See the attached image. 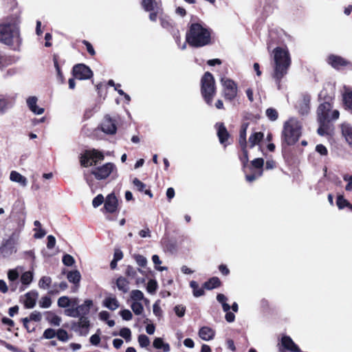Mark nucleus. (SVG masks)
Returning <instances> with one entry per match:
<instances>
[{
    "instance_id": "6",
    "label": "nucleus",
    "mask_w": 352,
    "mask_h": 352,
    "mask_svg": "<svg viewBox=\"0 0 352 352\" xmlns=\"http://www.w3.org/2000/svg\"><path fill=\"white\" fill-rule=\"evenodd\" d=\"M104 157L102 153L96 150L86 151L80 157L81 165L85 167L96 165L98 162L102 161Z\"/></svg>"
},
{
    "instance_id": "33",
    "label": "nucleus",
    "mask_w": 352,
    "mask_h": 352,
    "mask_svg": "<svg viewBox=\"0 0 352 352\" xmlns=\"http://www.w3.org/2000/svg\"><path fill=\"white\" fill-rule=\"evenodd\" d=\"M336 204L339 209H343L344 207H347L352 210V205L345 199L342 195L338 196Z\"/></svg>"
},
{
    "instance_id": "37",
    "label": "nucleus",
    "mask_w": 352,
    "mask_h": 352,
    "mask_svg": "<svg viewBox=\"0 0 352 352\" xmlns=\"http://www.w3.org/2000/svg\"><path fill=\"white\" fill-rule=\"evenodd\" d=\"M144 295L143 292L138 289L132 290L130 293V298L131 301H142Z\"/></svg>"
},
{
    "instance_id": "61",
    "label": "nucleus",
    "mask_w": 352,
    "mask_h": 352,
    "mask_svg": "<svg viewBox=\"0 0 352 352\" xmlns=\"http://www.w3.org/2000/svg\"><path fill=\"white\" fill-rule=\"evenodd\" d=\"M125 274L128 277L134 278L137 274V270L134 267L129 265L126 267Z\"/></svg>"
},
{
    "instance_id": "57",
    "label": "nucleus",
    "mask_w": 352,
    "mask_h": 352,
    "mask_svg": "<svg viewBox=\"0 0 352 352\" xmlns=\"http://www.w3.org/2000/svg\"><path fill=\"white\" fill-rule=\"evenodd\" d=\"M343 179L345 182H347L348 184H346L345 189L346 191H351L352 190V175L346 174L343 176Z\"/></svg>"
},
{
    "instance_id": "12",
    "label": "nucleus",
    "mask_w": 352,
    "mask_h": 352,
    "mask_svg": "<svg viewBox=\"0 0 352 352\" xmlns=\"http://www.w3.org/2000/svg\"><path fill=\"white\" fill-rule=\"evenodd\" d=\"M100 129L102 132L108 135H113L116 133L117 126L115 120L109 116H104L100 124Z\"/></svg>"
},
{
    "instance_id": "54",
    "label": "nucleus",
    "mask_w": 352,
    "mask_h": 352,
    "mask_svg": "<svg viewBox=\"0 0 352 352\" xmlns=\"http://www.w3.org/2000/svg\"><path fill=\"white\" fill-rule=\"evenodd\" d=\"M120 314L124 320H131L133 318V314L129 309L120 311Z\"/></svg>"
},
{
    "instance_id": "29",
    "label": "nucleus",
    "mask_w": 352,
    "mask_h": 352,
    "mask_svg": "<svg viewBox=\"0 0 352 352\" xmlns=\"http://www.w3.org/2000/svg\"><path fill=\"white\" fill-rule=\"evenodd\" d=\"M248 127V123H243L241 125L239 138V143L241 147L247 146L246 132Z\"/></svg>"
},
{
    "instance_id": "1",
    "label": "nucleus",
    "mask_w": 352,
    "mask_h": 352,
    "mask_svg": "<svg viewBox=\"0 0 352 352\" xmlns=\"http://www.w3.org/2000/svg\"><path fill=\"white\" fill-rule=\"evenodd\" d=\"M212 30L206 25L192 23L186 34V42L195 47H201L211 43Z\"/></svg>"
},
{
    "instance_id": "7",
    "label": "nucleus",
    "mask_w": 352,
    "mask_h": 352,
    "mask_svg": "<svg viewBox=\"0 0 352 352\" xmlns=\"http://www.w3.org/2000/svg\"><path fill=\"white\" fill-rule=\"evenodd\" d=\"M19 239L16 232H13L7 239L3 240L0 246V254L3 257H8L16 252V244Z\"/></svg>"
},
{
    "instance_id": "39",
    "label": "nucleus",
    "mask_w": 352,
    "mask_h": 352,
    "mask_svg": "<svg viewBox=\"0 0 352 352\" xmlns=\"http://www.w3.org/2000/svg\"><path fill=\"white\" fill-rule=\"evenodd\" d=\"M52 283V278L50 276H43L38 281V287L46 289Z\"/></svg>"
},
{
    "instance_id": "25",
    "label": "nucleus",
    "mask_w": 352,
    "mask_h": 352,
    "mask_svg": "<svg viewBox=\"0 0 352 352\" xmlns=\"http://www.w3.org/2000/svg\"><path fill=\"white\" fill-rule=\"evenodd\" d=\"M104 305L109 309L114 311L119 307L120 303L115 296H111L105 298Z\"/></svg>"
},
{
    "instance_id": "36",
    "label": "nucleus",
    "mask_w": 352,
    "mask_h": 352,
    "mask_svg": "<svg viewBox=\"0 0 352 352\" xmlns=\"http://www.w3.org/2000/svg\"><path fill=\"white\" fill-rule=\"evenodd\" d=\"M299 113L302 115H306L309 111V100L304 98L299 104Z\"/></svg>"
},
{
    "instance_id": "26",
    "label": "nucleus",
    "mask_w": 352,
    "mask_h": 352,
    "mask_svg": "<svg viewBox=\"0 0 352 352\" xmlns=\"http://www.w3.org/2000/svg\"><path fill=\"white\" fill-rule=\"evenodd\" d=\"M264 135L262 132H254L249 137L248 142L251 148L258 145L263 139Z\"/></svg>"
},
{
    "instance_id": "21",
    "label": "nucleus",
    "mask_w": 352,
    "mask_h": 352,
    "mask_svg": "<svg viewBox=\"0 0 352 352\" xmlns=\"http://www.w3.org/2000/svg\"><path fill=\"white\" fill-rule=\"evenodd\" d=\"M215 126L217 130V135L219 142L221 144H224L230 136L226 126L223 123H217Z\"/></svg>"
},
{
    "instance_id": "35",
    "label": "nucleus",
    "mask_w": 352,
    "mask_h": 352,
    "mask_svg": "<svg viewBox=\"0 0 352 352\" xmlns=\"http://www.w3.org/2000/svg\"><path fill=\"white\" fill-rule=\"evenodd\" d=\"M46 319L51 324L54 326H60L61 322V318L52 312L48 313Z\"/></svg>"
},
{
    "instance_id": "43",
    "label": "nucleus",
    "mask_w": 352,
    "mask_h": 352,
    "mask_svg": "<svg viewBox=\"0 0 352 352\" xmlns=\"http://www.w3.org/2000/svg\"><path fill=\"white\" fill-rule=\"evenodd\" d=\"M137 264L140 267H145L147 264V259L145 256L141 254H135L133 256Z\"/></svg>"
},
{
    "instance_id": "64",
    "label": "nucleus",
    "mask_w": 352,
    "mask_h": 352,
    "mask_svg": "<svg viewBox=\"0 0 352 352\" xmlns=\"http://www.w3.org/2000/svg\"><path fill=\"white\" fill-rule=\"evenodd\" d=\"M56 245V239L52 235H49L47 236V248L48 249H52Z\"/></svg>"
},
{
    "instance_id": "40",
    "label": "nucleus",
    "mask_w": 352,
    "mask_h": 352,
    "mask_svg": "<svg viewBox=\"0 0 352 352\" xmlns=\"http://www.w3.org/2000/svg\"><path fill=\"white\" fill-rule=\"evenodd\" d=\"M190 285L193 289V295L195 297H199L204 294V290L201 288H199V285L197 282L192 280Z\"/></svg>"
},
{
    "instance_id": "14",
    "label": "nucleus",
    "mask_w": 352,
    "mask_h": 352,
    "mask_svg": "<svg viewBox=\"0 0 352 352\" xmlns=\"http://www.w3.org/2000/svg\"><path fill=\"white\" fill-rule=\"evenodd\" d=\"M118 208V199L114 194H109L104 200V209L107 212L113 213Z\"/></svg>"
},
{
    "instance_id": "32",
    "label": "nucleus",
    "mask_w": 352,
    "mask_h": 352,
    "mask_svg": "<svg viewBox=\"0 0 352 352\" xmlns=\"http://www.w3.org/2000/svg\"><path fill=\"white\" fill-rule=\"evenodd\" d=\"M67 278L70 283L78 284L81 278V275L79 271L74 270L69 272L67 274Z\"/></svg>"
},
{
    "instance_id": "30",
    "label": "nucleus",
    "mask_w": 352,
    "mask_h": 352,
    "mask_svg": "<svg viewBox=\"0 0 352 352\" xmlns=\"http://www.w3.org/2000/svg\"><path fill=\"white\" fill-rule=\"evenodd\" d=\"M79 320L78 322V327L81 329L80 333L83 335H86L88 332V328L89 327V320L85 317H79Z\"/></svg>"
},
{
    "instance_id": "58",
    "label": "nucleus",
    "mask_w": 352,
    "mask_h": 352,
    "mask_svg": "<svg viewBox=\"0 0 352 352\" xmlns=\"http://www.w3.org/2000/svg\"><path fill=\"white\" fill-rule=\"evenodd\" d=\"M174 311L178 317H183L185 314L186 309L183 305H176L174 308Z\"/></svg>"
},
{
    "instance_id": "3",
    "label": "nucleus",
    "mask_w": 352,
    "mask_h": 352,
    "mask_svg": "<svg viewBox=\"0 0 352 352\" xmlns=\"http://www.w3.org/2000/svg\"><path fill=\"white\" fill-rule=\"evenodd\" d=\"M273 58L274 62L273 78L279 83L287 74L291 64L289 51L282 47H276L273 50Z\"/></svg>"
},
{
    "instance_id": "42",
    "label": "nucleus",
    "mask_w": 352,
    "mask_h": 352,
    "mask_svg": "<svg viewBox=\"0 0 352 352\" xmlns=\"http://www.w3.org/2000/svg\"><path fill=\"white\" fill-rule=\"evenodd\" d=\"M152 261L155 265V270L160 271V272L167 270L166 267L158 266L159 265H160L162 263V261H160V257L157 255H156V254L153 255L152 256Z\"/></svg>"
},
{
    "instance_id": "4",
    "label": "nucleus",
    "mask_w": 352,
    "mask_h": 352,
    "mask_svg": "<svg viewBox=\"0 0 352 352\" xmlns=\"http://www.w3.org/2000/svg\"><path fill=\"white\" fill-rule=\"evenodd\" d=\"M302 133V124L296 118H291L284 123L282 136L283 141L288 145L295 144Z\"/></svg>"
},
{
    "instance_id": "15",
    "label": "nucleus",
    "mask_w": 352,
    "mask_h": 352,
    "mask_svg": "<svg viewBox=\"0 0 352 352\" xmlns=\"http://www.w3.org/2000/svg\"><path fill=\"white\" fill-rule=\"evenodd\" d=\"M38 297V293L35 290H32L25 294L23 303L26 308L32 309L35 305Z\"/></svg>"
},
{
    "instance_id": "8",
    "label": "nucleus",
    "mask_w": 352,
    "mask_h": 352,
    "mask_svg": "<svg viewBox=\"0 0 352 352\" xmlns=\"http://www.w3.org/2000/svg\"><path fill=\"white\" fill-rule=\"evenodd\" d=\"M221 83L223 87V96L228 100H232L237 95V85L231 79L223 76L221 78Z\"/></svg>"
},
{
    "instance_id": "28",
    "label": "nucleus",
    "mask_w": 352,
    "mask_h": 352,
    "mask_svg": "<svg viewBox=\"0 0 352 352\" xmlns=\"http://www.w3.org/2000/svg\"><path fill=\"white\" fill-rule=\"evenodd\" d=\"M116 286L123 293H126L129 290V282L122 276L119 277L116 280Z\"/></svg>"
},
{
    "instance_id": "60",
    "label": "nucleus",
    "mask_w": 352,
    "mask_h": 352,
    "mask_svg": "<svg viewBox=\"0 0 352 352\" xmlns=\"http://www.w3.org/2000/svg\"><path fill=\"white\" fill-rule=\"evenodd\" d=\"M153 314L157 316V317H161L162 315V310L159 305V303L157 302H155L153 304Z\"/></svg>"
},
{
    "instance_id": "23",
    "label": "nucleus",
    "mask_w": 352,
    "mask_h": 352,
    "mask_svg": "<svg viewBox=\"0 0 352 352\" xmlns=\"http://www.w3.org/2000/svg\"><path fill=\"white\" fill-rule=\"evenodd\" d=\"M10 179L12 182L18 183L23 187L26 186L28 184V180L26 177L15 170L11 171Z\"/></svg>"
},
{
    "instance_id": "59",
    "label": "nucleus",
    "mask_w": 352,
    "mask_h": 352,
    "mask_svg": "<svg viewBox=\"0 0 352 352\" xmlns=\"http://www.w3.org/2000/svg\"><path fill=\"white\" fill-rule=\"evenodd\" d=\"M133 184L139 191H143L146 186L145 184L138 178L133 179Z\"/></svg>"
},
{
    "instance_id": "52",
    "label": "nucleus",
    "mask_w": 352,
    "mask_h": 352,
    "mask_svg": "<svg viewBox=\"0 0 352 352\" xmlns=\"http://www.w3.org/2000/svg\"><path fill=\"white\" fill-rule=\"evenodd\" d=\"M56 335V332L54 329L49 328L45 330L43 333V338L45 339H52Z\"/></svg>"
},
{
    "instance_id": "50",
    "label": "nucleus",
    "mask_w": 352,
    "mask_h": 352,
    "mask_svg": "<svg viewBox=\"0 0 352 352\" xmlns=\"http://www.w3.org/2000/svg\"><path fill=\"white\" fill-rule=\"evenodd\" d=\"M63 263L66 266H72L75 263V260L70 254H65L63 257Z\"/></svg>"
},
{
    "instance_id": "2",
    "label": "nucleus",
    "mask_w": 352,
    "mask_h": 352,
    "mask_svg": "<svg viewBox=\"0 0 352 352\" xmlns=\"http://www.w3.org/2000/svg\"><path fill=\"white\" fill-rule=\"evenodd\" d=\"M0 43L10 46L14 50L19 49L22 40L16 21H6L0 24Z\"/></svg>"
},
{
    "instance_id": "19",
    "label": "nucleus",
    "mask_w": 352,
    "mask_h": 352,
    "mask_svg": "<svg viewBox=\"0 0 352 352\" xmlns=\"http://www.w3.org/2000/svg\"><path fill=\"white\" fill-rule=\"evenodd\" d=\"M327 62L333 67L339 69L340 67L347 65V61L341 56L330 55L327 58Z\"/></svg>"
},
{
    "instance_id": "53",
    "label": "nucleus",
    "mask_w": 352,
    "mask_h": 352,
    "mask_svg": "<svg viewBox=\"0 0 352 352\" xmlns=\"http://www.w3.org/2000/svg\"><path fill=\"white\" fill-rule=\"evenodd\" d=\"M253 167L262 170L264 165V160L263 158H256L251 162Z\"/></svg>"
},
{
    "instance_id": "46",
    "label": "nucleus",
    "mask_w": 352,
    "mask_h": 352,
    "mask_svg": "<svg viewBox=\"0 0 352 352\" xmlns=\"http://www.w3.org/2000/svg\"><path fill=\"white\" fill-rule=\"evenodd\" d=\"M157 288L156 280L151 279L147 284L146 290L150 294H154Z\"/></svg>"
},
{
    "instance_id": "27",
    "label": "nucleus",
    "mask_w": 352,
    "mask_h": 352,
    "mask_svg": "<svg viewBox=\"0 0 352 352\" xmlns=\"http://www.w3.org/2000/svg\"><path fill=\"white\" fill-rule=\"evenodd\" d=\"M342 100L345 109L352 111V90H345L342 94Z\"/></svg>"
},
{
    "instance_id": "18",
    "label": "nucleus",
    "mask_w": 352,
    "mask_h": 352,
    "mask_svg": "<svg viewBox=\"0 0 352 352\" xmlns=\"http://www.w3.org/2000/svg\"><path fill=\"white\" fill-rule=\"evenodd\" d=\"M199 336L200 338L205 341H209L214 338L215 331L209 327H202L199 331Z\"/></svg>"
},
{
    "instance_id": "20",
    "label": "nucleus",
    "mask_w": 352,
    "mask_h": 352,
    "mask_svg": "<svg viewBox=\"0 0 352 352\" xmlns=\"http://www.w3.org/2000/svg\"><path fill=\"white\" fill-rule=\"evenodd\" d=\"M93 305V301L89 299H87L84 302L76 307V311L78 314V317H83L89 313L90 308Z\"/></svg>"
},
{
    "instance_id": "16",
    "label": "nucleus",
    "mask_w": 352,
    "mask_h": 352,
    "mask_svg": "<svg viewBox=\"0 0 352 352\" xmlns=\"http://www.w3.org/2000/svg\"><path fill=\"white\" fill-rule=\"evenodd\" d=\"M142 5L144 9L147 12L153 10L162 11V2L155 0H142Z\"/></svg>"
},
{
    "instance_id": "31",
    "label": "nucleus",
    "mask_w": 352,
    "mask_h": 352,
    "mask_svg": "<svg viewBox=\"0 0 352 352\" xmlns=\"http://www.w3.org/2000/svg\"><path fill=\"white\" fill-rule=\"evenodd\" d=\"M131 308L134 314L136 316L142 315L144 311L142 301H132L131 304Z\"/></svg>"
},
{
    "instance_id": "34",
    "label": "nucleus",
    "mask_w": 352,
    "mask_h": 352,
    "mask_svg": "<svg viewBox=\"0 0 352 352\" xmlns=\"http://www.w3.org/2000/svg\"><path fill=\"white\" fill-rule=\"evenodd\" d=\"M220 280L217 277H213L204 283V287L207 289H212L220 285Z\"/></svg>"
},
{
    "instance_id": "51",
    "label": "nucleus",
    "mask_w": 352,
    "mask_h": 352,
    "mask_svg": "<svg viewBox=\"0 0 352 352\" xmlns=\"http://www.w3.org/2000/svg\"><path fill=\"white\" fill-rule=\"evenodd\" d=\"M102 203H104V199L102 195H98L92 201V205L94 208H98Z\"/></svg>"
},
{
    "instance_id": "10",
    "label": "nucleus",
    "mask_w": 352,
    "mask_h": 352,
    "mask_svg": "<svg viewBox=\"0 0 352 352\" xmlns=\"http://www.w3.org/2000/svg\"><path fill=\"white\" fill-rule=\"evenodd\" d=\"M73 75L78 80H87L92 77L93 73L87 65L78 64L73 67Z\"/></svg>"
},
{
    "instance_id": "41",
    "label": "nucleus",
    "mask_w": 352,
    "mask_h": 352,
    "mask_svg": "<svg viewBox=\"0 0 352 352\" xmlns=\"http://www.w3.org/2000/svg\"><path fill=\"white\" fill-rule=\"evenodd\" d=\"M33 278V274L32 272H25L21 276V281L24 285H29Z\"/></svg>"
},
{
    "instance_id": "48",
    "label": "nucleus",
    "mask_w": 352,
    "mask_h": 352,
    "mask_svg": "<svg viewBox=\"0 0 352 352\" xmlns=\"http://www.w3.org/2000/svg\"><path fill=\"white\" fill-rule=\"evenodd\" d=\"M138 342L141 347H146L149 345L150 340L146 335L142 334L138 337Z\"/></svg>"
},
{
    "instance_id": "17",
    "label": "nucleus",
    "mask_w": 352,
    "mask_h": 352,
    "mask_svg": "<svg viewBox=\"0 0 352 352\" xmlns=\"http://www.w3.org/2000/svg\"><path fill=\"white\" fill-rule=\"evenodd\" d=\"M281 344L286 350L290 352H300V348L289 336H283L281 339Z\"/></svg>"
},
{
    "instance_id": "47",
    "label": "nucleus",
    "mask_w": 352,
    "mask_h": 352,
    "mask_svg": "<svg viewBox=\"0 0 352 352\" xmlns=\"http://www.w3.org/2000/svg\"><path fill=\"white\" fill-rule=\"evenodd\" d=\"M56 336L59 340L63 342H66L69 339L67 332L65 330L61 329L57 331Z\"/></svg>"
},
{
    "instance_id": "45",
    "label": "nucleus",
    "mask_w": 352,
    "mask_h": 352,
    "mask_svg": "<svg viewBox=\"0 0 352 352\" xmlns=\"http://www.w3.org/2000/svg\"><path fill=\"white\" fill-rule=\"evenodd\" d=\"M267 117L272 121H275L278 118V112L275 109L268 108L266 110Z\"/></svg>"
},
{
    "instance_id": "13",
    "label": "nucleus",
    "mask_w": 352,
    "mask_h": 352,
    "mask_svg": "<svg viewBox=\"0 0 352 352\" xmlns=\"http://www.w3.org/2000/svg\"><path fill=\"white\" fill-rule=\"evenodd\" d=\"M217 300L222 305L223 311L226 312V320L228 322H232L234 321L235 316L233 313L230 312V306L227 303L228 298L224 294H219L217 296Z\"/></svg>"
},
{
    "instance_id": "62",
    "label": "nucleus",
    "mask_w": 352,
    "mask_h": 352,
    "mask_svg": "<svg viewBox=\"0 0 352 352\" xmlns=\"http://www.w3.org/2000/svg\"><path fill=\"white\" fill-rule=\"evenodd\" d=\"M8 277L10 281H14L18 278L19 273L15 270H10L8 273Z\"/></svg>"
},
{
    "instance_id": "63",
    "label": "nucleus",
    "mask_w": 352,
    "mask_h": 352,
    "mask_svg": "<svg viewBox=\"0 0 352 352\" xmlns=\"http://www.w3.org/2000/svg\"><path fill=\"white\" fill-rule=\"evenodd\" d=\"M65 314L67 316L78 318V314L76 308L67 309L65 311Z\"/></svg>"
},
{
    "instance_id": "22",
    "label": "nucleus",
    "mask_w": 352,
    "mask_h": 352,
    "mask_svg": "<svg viewBox=\"0 0 352 352\" xmlns=\"http://www.w3.org/2000/svg\"><path fill=\"white\" fill-rule=\"evenodd\" d=\"M37 98L35 96H31L27 99V104L29 109L35 114L41 115L44 112L43 108H40L36 105Z\"/></svg>"
},
{
    "instance_id": "24",
    "label": "nucleus",
    "mask_w": 352,
    "mask_h": 352,
    "mask_svg": "<svg viewBox=\"0 0 352 352\" xmlns=\"http://www.w3.org/2000/svg\"><path fill=\"white\" fill-rule=\"evenodd\" d=\"M342 133L346 141L352 145V126L349 123H343L341 126Z\"/></svg>"
},
{
    "instance_id": "38",
    "label": "nucleus",
    "mask_w": 352,
    "mask_h": 352,
    "mask_svg": "<svg viewBox=\"0 0 352 352\" xmlns=\"http://www.w3.org/2000/svg\"><path fill=\"white\" fill-rule=\"evenodd\" d=\"M58 306L61 308H66L71 306V300L68 296H61L58 299Z\"/></svg>"
},
{
    "instance_id": "49",
    "label": "nucleus",
    "mask_w": 352,
    "mask_h": 352,
    "mask_svg": "<svg viewBox=\"0 0 352 352\" xmlns=\"http://www.w3.org/2000/svg\"><path fill=\"white\" fill-rule=\"evenodd\" d=\"M120 336L124 338L126 341H129L131 340V331L130 329L127 327H124L121 329L120 331Z\"/></svg>"
},
{
    "instance_id": "11",
    "label": "nucleus",
    "mask_w": 352,
    "mask_h": 352,
    "mask_svg": "<svg viewBox=\"0 0 352 352\" xmlns=\"http://www.w3.org/2000/svg\"><path fill=\"white\" fill-rule=\"evenodd\" d=\"M332 108L331 103L325 102L321 104L317 111L318 120L321 124L330 122V111Z\"/></svg>"
},
{
    "instance_id": "56",
    "label": "nucleus",
    "mask_w": 352,
    "mask_h": 352,
    "mask_svg": "<svg viewBox=\"0 0 352 352\" xmlns=\"http://www.w3.org/2000/svg\"><path fill=\"white\" fill-rule=\"evenodd\" d=\"M8 108V102L3 98H0V114L4 113Z\"/></svg>"
},
{
    "instance_id": "55",
    "label": "nucleus",
    "mask_w": 352,
    "mask_h": 352,
    "mask_svg": "<svg viewBox=\"0 0 352 352\" xmlns=\"http://www.w3.org/2000/svg\"><path fill=\"white\" fill-rule=\"evenodd\" d=\"M28 318L30 319V321L32 320V321H35V322H39V321H41V320L42 318V315H41V312L34 311L32 313H31L29 318Z\"/></svg>"
},
{
    "instance_id": "5",
    "label": "nucleus",
    "mask_w": 352,
    "mask_h": 352,
    "mask_svg": "<svg viewBox=\"0 0 352 352\" xmlns=\"http://www.w3.org/2000/svg\"><path fill=\"white\" fill-rule=\"evenodd\" d=\"M201 91L206 103L211 105L216 94V87L214 78L210 72H206L201 78Z\"/></svg>"
},
{
    "instance_id": "44",
    "label": "nucleus",
    "mask_w": 352,
    "mask_h": 352,
    "mask_svg": "<svg viewBox=\"0 0 352 352\" xmlns=\"http://www.w3.org/2000/svg\"><path fill=\"white\" fill-rule=\"evenodd\" d=\"M38 304L41 308H49L52 305V300L49 296H43L40 299Z\"/></svg>"
},
{
    "instance_id": "9",
    "label": "nucleus",
    "mask_w": 352,
    "mask_h": 352,
    "mask_svg": "<svg viewBox=\"0 0 352 352\" xmlns=\"http://www.w3.org/2000/svg\"><path fill=\"white\" fill-rule=\"evenodd\" d=\"M114 168L115 165L113 163L109 162L102 166L94 168L91 173L97 179L102 180L107 178Z\"/></svg>"
}]
</instances>
